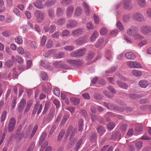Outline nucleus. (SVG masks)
<instances>
[{
    "instance_id": "393cba45",
    "label": "nucleus",
    "mask_w": 151,
    "mask_h": 151,
    "mask_svg": "<svg viewBox=\"0 0 151 151\" xmlns=\"http://www.w3.org/2000/svg\"><path fill=\"white\" fill-rule=\"evenodd\" d=\"M64 13V10L63 9L60 7L57 8L56 14L57 16L60 17L63 15Z\"/></svg>"
},
{
    "instance_id": "09e8293b",
    "label": "nucleus",
    "mask_w": 151,
    "mask_h": 151,
    "mask_svg": "<svg viewBox=\"0 0 151 151\" xmlns=\"http://www.w3.org/2000/svg\"><path fill=\"white\" fill-rule=\"evenodd\" d=\"M72 0H62L60 3L63 5L65 6L68 5L70 4Z\"/></svg>"
},
{
    "instance_id": "7c9ffc66",
    "label": "nucleus",
    "mask_w": 151,
    "mask_h": 151,
    "mask_svg": "<svg viewBox=\"0 0 151 151\" xmlns=\"http://www.w3.org/2000/svg\"><path fill=\"white\" fill-rule=\"evenodd\" d=\"M48 15L51 18H53L55 15L54 10L52 8H50L48 10Z\"/></svg>"
},
{
    "instance_id": "052dcab7",
    "label": "nucleus",
    "mask_w": 151,
    "mask_h": 151,
    "mask_svg": "<svg viewBox=\"0 0 151 151\" xmlns=\"http://www.w3.org/2000/svg\"><path fill=\"white\" fill-rule=\"evenodd\" d=\"M147 43V40H144L140 42L138 44V46L141 47L146 44Z\"/></svg>"
},
{
    "instance_id": "9d476101",
    "label": "nucleus",
    "mask_w": 151,
    "mask_h": 151,
    "mask_svg": "<svg viewBox=\"0 0 151 151\" xmlns=\"http://www.w3.org/2000/svg\"><path fill=\"white\" fill-rule=\"evenodd\" d=\"M78 24V22L75 20L70 19L67 22L66 27L68 28L75 27Z\"/></svg>"
},
{
    "instance_id": "72a5a7b5",
    "label": "nucleus",
    "mask_w": 151,
    "mask_h": 151,
    "mask_svg": "<svg viewBox=\"0 0 151 151\" xmlns=\"http://www.w3.org/2000/svg\"><path fill=\"white\" fill-rule=\"evenodd\" d=\"M65 22V19L63 18H61L58 20L56 24L59 26H61L64 24Z\"/></svg>"
},
{
    "instance_id": "8fccbe9b",
    "label": "nucleus",
    "mask_w": 151,
    "mask_h": 151,
    "mask_svg": "<svg viewBox=\"0 0 151 151\" xmlns=\"http://www.w3.org/2000/svg\"><path fill=\"white\" fill-rule=\"evenodd\" d=\"M83 5L84 7V10L86 12V14L87 15L89 14V8L87 4L86 3L84 2L83 4Z\"/></svg>"
},
{
    "instance_id": "a19ab883",
    "label": "nucleus",
    "mask_w": 151,
    "mask_h": 151,
    "mask_svg": "<svg viewBox=\"0 0 151 151\" xmlns=\"http://www.w3.org/2000/svg\"><path fill=\"white\" fill-rule=\"evenodd\" d=\"M143 142L141 141H137L135 143V145L137 149H140L142 147Z\"/></svg>"
},
{
    "instance_id": "cd10ccee",
    "label": "nucleus",
    "mask_w": 151,
    "mask_h": 151,
    "mask_svg": "<svg viewBox=\"0 0 151 151\" xmlns=\"http://www.w3.org/2000/svg\"><path fill=\"white\" fill-rule=\"evenodd\" d=\"M53 117V114H49L47 116H45L44 117L43 121L45 122L48 123L51 121Z\"/></svg>"
},
{
    "instance_id": "20e7f679",
    "label": "nucleus",
    "mask_w": 151,
    "mask_h": 151,
    "mask_svg": "<svg viewBox=\"0 0 151 151\" xmlns=\"http://www.w3.org/2000/svg\"><path fill=\"white\" fill-rule=\"evenodd\" d=\"M138 30L137 27L134 25L131 26L127 30V34L129 36L134 37L136 34V31Z\"/></svg>"
},
{
    "instance_id": "7ed1b4c3",
    "label": "nucleus",
    "mask_w": 151,
    "mask_h": 151,
    "mask_svg": "<svg viewBox=\"0 0 151 151\" xmlns=\"http://www.w3.org/2000/svg\"><path fill=\"white\" fill-rule=\"evenodd\" d=\"M140 31L144 35H149L151 34V27L149 25L142 26L140 28Z\"/></svg>"
},
{
    "instance_id": "de8ad7c7",
    "label": "nucleus",
    "mask_w": 151,
    "mask_h": 151,
    "mask_svg": "<svg viewBox=\"0 0 151 151\" xmlns=\"http://www.w3.org/2000/svg\"><path fill=\"white\" fill-rule=\"evenodd\" d=\"M106 57L108 60H110L112 57L111 52L110 50H108L106 52Z\"/></svg>"
},
{
    "instance_id": "f257e3e1",
    "label": "nucleus",
    "mask_w": 151,
    "mask_h": 151,
    "mask_svg": "<svg viewBox=\"0 0 151 151\" xmlns=\"http://www.w3.org/2000/svg\"><path fill=\"white\" fill-rule=\"evenodd\" d=\"M86 48H81L70 53V56L76 58H80L84 55L86 53Z\"/></svg>"
},
{
    "instance_id": "423d86ee",
    "label": "nucleus",
    "mask_w": 151,
    "mask_h": 151,
    "mask_svg": "<svg viewBox=\"0 0 151 151\" xmlns=\"http://www.w3.org/2000/svg\"><path fill=\"white\" fill-rule=\"evenodd\" d=\"M35 15L37 18V21L39 22H42L45 18L44 14L40 10L36 11Z\"/></svg>"
},
{
    "instance_id": "e2e57ef3",
    "label": "nucleus",
    "mask_w": 151,
    "mask_h": 151,
    "mask_svg": "<svg viewBox=\"0 0 151 151\" xmlns=\"http://www.w3.org/2000/svg\"><path fill=\"white\" fill-rule=\"evenodd\" d=\"M142 67V65L139 63L134 61L133 68H141Z\"/></svg>"
},
{
    "instance_id": "bb28decb",
    "label": "nucleus",
    "mask_w": 151,
    "mask_h": 151,
    "mask_svg": "<svg viewBox=\"0 0 151 151\" xmlns=\"http://www.w3.org/2000/svg\"><path fill=\"white\" fill-rule=\"evenodd\" d=\"M32 127L31 126H29L27 129L25 133L23 135V137L24 138H26L29 136L30 131L31 130Z\"/></svg>"
},
{
    "instance_id": "ea45409f",
    "label": "nucleus",
    "mask_w": 151,
    "mask_h": 151,
    "mask_svg": "<svg viewBox=\"0 0 151 151\" xmlns=\"http://www.w3.org/2000/svg\"><path fill=\"white\" fill-rule=\"evenodd\" d=\"M65 132V130L64 129L60 131L58 138V141H60L61 140L64 135Z\"/></svg>"
},
{
    "instance_id": "13d9d810",
    "label": "nucleus",
    "mask_w": 151,
    "mask_h": 151,
    "mask_svg": "<svg viewBox=\"0 0 151 151\" xmlns=\"http://www.w3.org/2000/svg\"><path fill=\"white\" fill-rule=\"evenodd\" d=\"M49 105V103L48 102H47L45 104L44 109L42 113V114L44 115L46 113L48 107Z\"/></svg>"
},
{
    "instance_id": "f3484780",
    "label": "nucleus",
    "mask_w": 151,
    "mask_h": 151,
    "mask_svg": "<svg viewBox=\"0 0 151 151\" xmlns=\"http://www.w3.org/2000/svg\"><path fill=\"white\" fill-rule=\"evenodd\" d=\"M45 0H37V2L34 3V4L35 7L39 9L43 8L42 3L44 2Z\"/></svg>"
},
{
    "instance_id": "3c124183",
    "label": "nucleus",
    "mask_w": 151,
    "mask_h": 151,
    "mask_svg": "<svg viewBox=\"0 0 151 151\" xmlns=\"http://www.w3.org/2000/svg\"><path fill=\"white\" fill-rule=\"evenodd\" d=\"M38 127L37 125H35V127L33 129V130L32 131V133L31 134V135L30 137V139L32 138L33 137L34 135V134L37 131V130L38 129Z\"/></svg>"
},
{
    "instance_id": "69168bd1",
    "label": "nucleus",
    "mask_w": 151,
    "mask_h": 151,
    "mask_svg": "<svg viewBox=\"0 0 151 151\" xmlns=\"http://www.w3.org/2000/svg\"><path fill=\"white\" fill-rule=\"evenodd\" d=\"M131 18V15L130 14L125 15L123 17V19L124 22H127Z\"/></svg>"
},
{
    "instance_id": "0e129e2a",
    "label": "nucleus",
    "mask_w": 151,
    "mask_h": 151,
    "mask_svg": "<svg viewBox=\"0 0 151 151\" xmlns=\"http://www.w3.org/2000/svg\"><path fill=\"white\" fill-rule=\"evenodd\" d=\"M117 27L120 30H122L124 29L123 26L119 21L117 23Z\"/></svg>"
},
{
    "instance_id": "c756f323",
    "label": "nucleus",
    "mask_w": 151,
    "mask_h": 151,
    "mask_svg": "<svg viewBox=\"0 0 151 151\" xmlns=\"http://www.w3.org/2000/svg\"><path fill=\"white\" fill-rule=\"evenodd\" d=\"M104 40L103 38H100L96 42L95 44V47H98L102 46Z\"/></svg>"
},
{
    "instance_id": "6e6d98bb",
    "label": "nucleus",
    "mask_w": 151,
    "mask_h": 151,
    "mask_svg": "<svg viewBox=\"0 0 151 151\" xmlns=\"http://www.w3.org/2000/svg\"><path fill=\"white\" fill-rule=\"evenodd\" d=\"M53 45V42L52 40H49L47 41L46 47L47 48H51V47Z\"/></svg>"
},
{
    "instance_id": "6e6552de",
    "label": "nucleus",
    "mask_w": 151,
    "mask_h": 151,
    "mask_svg": "<svg viewBox=\"0 0 151 151\" xmlns=\"http://www.w3.org/2000/svg\"><path fill=\"white\" fill-rule=\"evenodd\" d=\"M66 61L72 66H80L82 65L83 63L80 60H76L71 59L67 60Z\"/></svg>"
},
{
    "instance_id": "0eeeda50",
    "label": "nucleus",
    "mask_w": 151,
    "mask_h": 151,
    "mask_svg": "<svg viewBox=\"0 0 151 151\" xmlns=\"http://www.w3.org/2000/svg\"><path fill=\"white\" fill-rule=\"evenodd\" d=\"M76 132V129H73L72 126H70L68 127L66 130V133L65 135V137L66 138L69 136L70 134H71L70 138L73 137Z\"/></svg>"
},
{
    "instance_id": "f03ea898",
    "label": "nucleus",
    "mask_w": 151,
    "mask_h": 151,
    "mask_svg": "<svg viewBox=\"0 0 151 151\" xmlns=\"http://www.w3.org/2000/svg\"><path fill=\"white\" fill-rule=\"evenodd\" d=\"M132 18L135 21L139 22H143L145 20V18L144 15L139 12H135L132 15Z\"/></svg>"
},
{
    "instance_id": "1a4fd4ad",
    "label": "nucleus",
    "mask_w": 151,
    "mask_h": 151,
    "mask_svg": "<svg viewBox=\"0 0 151 151\" xmlns=\"http://www.w3.org/2000/svg\"><path fill=\"white\" fill-rule=\"evenodd\" d=\"M124 8L128 10H131L133 7L132 3L129 0H125L124 1Z\"/></svg>"
},
{
    "instance_id": "4c0bfd02",
    "label": "nucleus",
    "mask_w": 151,
    "mask_h": 151,
    "mask_svg": "<svg viewBox=\"0 0 151 151\" xmlns=\"http://www.w3.org/2000/svg\"><path fill=\"white\" fill-rule=\"evenodd\" d=\"M98 33L96 31H94L91 37V42L94 41L95 40L96 38L98 37Z\"/></svg>"
},
{
    "instance_id": "5fc2aeb1",
    "label": "nucleus",
    "mask_w": 151,
    "mask_h": 151,
    "mask_svg": "<svg viewBox=\"0 0 151 151\" xmlns=\"http://www.w3.org/2000/svg\"><path fill=\"white\" fill-rule=\"evenodd\" d=\"M83 142V139H80L78 142L77 143V144L76 145V146L75 147V149L76 150V151H77L78 149L80 147L81 144L82 142Z\"/></svg>"
},
{
    "instance_id": "a211bd4d",
    "label": "nucleus",
    "mask_w": 151,
    "mask_h": 151,
    "mask_svg": "<svg viewBox=\"0 0 151 151\" xmlns=\"http://www.w3.org/2000/svg\"><path fill=\"white\" fill-rule=\"evenodd\" d=\"M126 58L129 59H134L136 58L135 55L132 52H128L125 54Z\"/></svg>"
},
{
    "instance_id": "4be33fe9",
    "label": "nucleus",
    "mask_w": 151,
    "mask_h": 151,
    "mask_svg": "<svg viewBox=\"0 0 151 151\" xmlns=\"http://www.w3.org/2000/svg\"><path fill=\"white\" fill-rule=\"evenodd\" d=\"M116 83L120 87L124 89H127L128 86L126 83H124L122 82L119 81H117Z\"/></svg>"
},
{
    "instance_id": "a878e982",
    "label": "nucleus",
    "mask_w": 151,
    "mask_h": 151,
    "mask_svg": "<svg viewBox=\"0 0 151 151\" xmlns=\"http://www.w3.org/2000/svg\"><path fill=\"white\" fill-rule=\"evenodd\" d=\"M137 4L141 7H144L146 6L145 0H137Z\"/></svg>"
},
{
    "instance_id": "f8f14e48",
    "label": "nucleus",
    "mask_w": 151,
    "mask_h": 151,
    "mask_svg": "<svg viewBox=\"0 0 151 151\" xmlns=\"http://www.w3.org/2000/svg\"><path fill=\"white\" fill-rule=\"evenodd\" d=\"M15 122L16 121L14 117L12 118L9 122L8 125V132H11L13 130L14 128Z\"/></svg>"
},
{
    "instance_id": "2eb2a0df",
    "label": "nucleus",
    "mask_w": 151,
    "mask_h": 151,
    "mask_svg": "<svg viewBox=\"0 0 151 151\" xmlns=\"http://www.w3.org/2000/svg\"><path fill=\"white\" fill-rule=\"evenodd\" d=\"M83 29L82 28H78L72 31L71 35L74 36H77L81 35L83 32Z\"/></svg>"
},
{
    "instance_id": "79ce46f5",
    "label": "nucleus",
    "mask_w": 151,
    "mask_h": 151,
    "mask_svg": "<svg viewBox=\"0 0 151 151\" xmlns=\"http://www.w3.org/2000/svg\"><path fill=\"white\" fill-rule=\"evenodd\" d=\"M70 34L69 31L67 29L63 30L61 33V36L62 37L68 36Z\"/></svg>"
},
{
    "instance_id": "6ab92c4d",
    "label": "nucleus",
    "mask_w": 151,
    "mask_h": 151,
    "mask_svg": "<svg viewBox=\"0 0 151 151\" xmlns=\"http://www.w3.org/2000/svg\"><path fill=\"white\" fill-rule=\"evenodd\" d=\"M139 85L141 87L145 88L148 86V83L147 81L142 80L140 81L139 83Z\"/></svg>"
},
{
    "instance_id": "9b49d317",
    "label": "nucleus",
    "mask_w": 151,
    "mask_h": 151,
    "mask_svg": "<svg viewBox=\"0 0 151 151\" xmlns=\"http://www.w3.org/2000/svg\"><path fill=\"white\" fill-rule=\"evenodd\" d=\"M53 65L58 68H64L65 69H68V67L66 65L63 63L61 61L56 62L54 63Z\"/></svg>"
},
{
    "instance_id": "774afa93",
    "label": "nucleus",
    "mask_w": 151,
    "mask_h": 151,
    "mask_svg": "<svg viewBox=\"0 0 151 151\" xmlns=\"http://www.w3.org/2000/svg\"><path fill=\"white\" fill-rule=\"evenodd\" d=\"M129 95L130 98L133 99H136L139 98V96L136 94H130Z\"/></svg>"
},
{
    "instance_id": "58836bf2",
    "label": "nucleus",
    "mask_w": 151,
    "mask_h": 151,
    "mask_svg": "<svg viewBox=\"0 0 151 151\" xmlns=\"http://www.w3.org/2000/svg\"><path fill=\"white\" fill-rule=\"evenodd\" d=\"M65 54L64 52H60L55 54L54 56L56 58H63L64 57Z\"/></svg>"
},
{
    "instance_id": "4468645a",
    "label": "nucleus",
    "mask_w": 151,
    "mask_h": 151,
    "mask_svg": "<svg viewBox=\"0 0 151 151\" xmlns=\"http://www.w3.org/2000/svg\"><path fill=\"white\" fill-rule=\"evenodd\" d=\"M26 100L24 98L22 99L18 106V110L20 112H21L23 109L26 104Z\"/></svg>"
},
{
    "instance_id": "c85d7f7f",
    "label": "nucleus",
    "mask_w": 151,
    "mask_h": 151,
    "mask_svg": "<svg viewBox=\"0 0 151 151\" xmlns=\"http://www.w3.org/2000/svg\"><path fill=\"white\" fill-rule=\"evenodd\" d=\"M47 136L46 133L45 132H42V135L40 138V141L39 142V145H41L44 140L45 139Z\"/></svg>"
},
{
    "instance_id": "f704fd0d",
    "label": "nucleus",
    "mask_w": 151,
    "mask_h": 151,
    "mask_svg": "<svg viewBox=\"0 0 151 151\" xmlns=\"http://www.w3.org/2000/svg\"><path fill=\"white\" fill-rule=\"evenodd\" d=\"M15 42L18 44H21L22 43L23 40L22 37L20 36H17L15 38Z\"/></svg>"
},
{
    "instance_id": "39448f33",
    "label": "nucleus",
    "mask_w": 151,
    "mask_h": 151,
    "mask_svg": "<svg viewBox=\"0 0 151 151\" xmlns=\"http://www.w3.org/2000/svg\"><path fill=\"white\" fill-rule=\"evenodd\" d=\"M88 40V36L87 35L80 37L76 40L74 42L76 45H80L85 44L87 42Z\"/></svg>"
},
{
    "instance_id": "473e14b6",
    "label": "nucleus",
    "mask_w": 151,
    "mask_h": 151,
    "mask_svg": "<svg viewBox=\"0 0 151 151\" xmlns=\"http://www.w3.org/2000/svg\"><path fill=\"white\" fill-rule=\"evenodd\" d=\"M40 76L42 80L43 81H46L48 79V76L47 73L44 72L42 71L40 73Z\"/></svg>"
},
{
    "instance_id": "bf43d9fd",
    "label": "nucleus",
    "mask_w": 151,
    "mask_h": 151,
    "mask_svg": "<svg viewBox=\"0 0 151 151\" xmlns=\"http://www.w3.org/2000/svg\"><path fill=\"white\" fill-rule=\"evenodd\" d=\"M108 129L110 130L113 129L115 127L114 124L113 122H110L107 125Z\"/></svg>"
},
{
    "instance_id": "c9c22d12",
    "label": "nucleus",
    "mask_w": 151,
    "mask_h": 151,
    "mask_svg": "<svg viewBox=\"0 0 151 151\" xmlns=\"http://www.w3.org/2000/svg\"><path fill=\"white\" fill-rule=\"evenodd\" d=\"M97 130L98 133L100 135H102L105 132V130L104 128L101 126H98L97 128Z\"/></svg>"
},
{
    "instance_id": "338daca9",
    "label": "nucleus",
    "mask_w": 151,
    "mask_h": 151,
    "mask_svg": "<svg viewBox=\"0 0 151 151\" xmlns=\"http://www.w3.org/2000/svg\"><path fill=\"white\" fill-rule=\"evenodd\" d=\"M55 25H52L49 28V32L50 33H53L55 30Z\"/></svg>"
},
{
    "instance_id": "dca6fc26",
    "label": "nucleus",
    "mask_w": 151,
    "mask_h": 151,
    "mask_svg": "<svg viewBox=\"0 0 151 151\" xmlns=\"http://www.w3.org/2000/svg\"><path fill=\"white\" fill-rule=\"evenodd\" d=\"M74 7L73 6H70L66 9V16L68 18L70 17L74 11Z\"/></svg>"
},
{
    "instance_id": "aec40b11",
    "label": "nucleus",
    "mask_w": 151,
    "mask_h": 151,
    "mask_svg": "<svg viewBox=\"0 0 151 151\" xmlns=\"http://www.w3.org/2000/svg\"><path fill=\"white\" fill-rule=\"evenodd\" d=\"M82 9L79 6L77 7L75 9L74 15L75 17H78L80 16L82 13Z\"/></svg>"
},
{
    "instance_id": "37998d69",
    "label": "nucleus",
    "mask_w": 151,
    "mask_h": 151,
    "mask_svg": "<svg viewBox=\"0 0 151 151\" xmlns=\"http://www.w3.org/2000/svg\"><path fill=\"white\" fill-rule=\"evenodd\" d=\"M94 98L98 100H100L101 99L103 98V96L99 93H95L93 94Z\"/></svg>"
},
{
    "instance_id": "2f4dec72",
    "label": "nucleus",
    "mask_w": 151,
    "mask_h": 151,
    "mask_svg": "<svg viewBox=\"0 0 151 151\" xmlns=\"http://www.w3.org/2000/svg\"><path fill=\"white\" fill-rule=\"evenodd\" d=\"M41 65L44 68L48 69L50 67L49 64L47 61L41 60Z\"/></svg>"
},
{
    "instance_id": "b1692460",
    "label": "nucleus",
    "mask_w": 151,
    "mask_h": 151,
    "mask_svg": "<svg viewBox=\"0 0 151 151\" xmlns=\"http://www.w3.org/2000/svg\"><path fill=\"white\" fill-rule=\"evenodd\" d=\"M56 2V0H55L47 1L45 4L44 6L47 7H49L54 5Z\"/></svg>"
},
{
    "instance_id": "e433bc0d",
    "label": "nucleus",
    "mask_w": 151,
    "mask_h": 151,
    "mask_svg": "<svg viewBox=\"0 0 151 151\" xmlns=\"http://www.w3.org/2000/svg\"><path fill=\"white\" fill-rule=\"evenodd\" d=\"M13 63H14L13 60H9L5 62V64L7 67L10 68L13 65Z\"/></svg>"
},
{
    "instance_id": "4d7b16f0",
    "label": "nucleus",
    "mask_w": 151,
    "mask_h": 151,
    "mask_svg": "<svg viewBox=\"0 0 151 151\" xmlns=\"http://www.w3.org/2000/svg\"><path fill=\"white\" fill-rule=\"evenodd\" d=\"M56 129V126L54 125H53L52 126L51 129L48 135V137H50L52 134L54 132V131Z\"/></svg>"
},
{
    "instance_id": "603ef678",
    "label": "nucleus",
    "mask_w": 151,
    "mask_h": 151,
    "mask_svg": "<svg viewBox=\"0 0 151 151\" xmlns=\"http://www.w3.org/2000/svg\"><path fill=\"white\" fill-rule=\"evenodd\" d=\"M46 38L47 37L46 36L44 35L43 36L40 42V45L42 46H44L45 45L46 40Z\"/></svg>"
},
{
    "instance_id": "680f3d73",
    "label": "nucleus",
    "mask_w": 151,
    "mask_h": 151,
    "mask_svg": "<svg viewBox=\"0 0 151 151\" xmlns=\"http://www.w3.org/2000/svg\"><path fill=\"white\" fill-rule=\"evenodd\" d=\"M134 37L136 39L140 40L143 39L144 38V37L142 35L137 33Z\"/></svg>"
},
{
    "instance_id": "5701e85b",
    "label": "nucleus",
    "mask_w": 151,
    "mask_h": 151,
    "mask_svg": "<svg viewBox=\"0 0 151 151\" xmlns=\"http://www.w3.org/2000/svg\"><path fill=\"white\" fill-rule=\"evenodd\" d=\"M70 100L72 103L74 105L79 104L80 101V100L79 98L75 97H72Z\"/></svg>"
},
{
    "instance_id": "412c9836",
    "label": "nucleus",
    "mask_w": 151,
    "mask_h": 151,
    "mask_svg": "<svg viewBox=\"0 0 151 151\" xmlns=\"http://www.w3.org/2000/svg\"><path fill=\"white\" fill-rule=\"evenodd\" d=\"M132 73L135 76L138 77H140L142 74L141 71L135 69L132 70Z\"/></svg>"
},
{
    "instance_id": "49530a36",
    "label": "nucleus",
    "mask_w": 151,
    "mask_h": 151,
    "mask_svg": "<svg viewBox=\"0 0 151 151\" xmlns=\"http://www.w3.org/2000/svg\"><path fill=\"white\" fill-rule=\"evenodd\" d=\"M36 104L37 109H38L37 114H39L41 112L42 109V104H40V103L38 102H37Z\"/></svg>"
},
{
    "instance_id": "864d4df0",
    "label": "nucleus",
    "mask_w": 151,
    "mask_h": 151,
    "mask_svg": "<svg viewBox=\"0 0 151 151\" xmlns=\"http://www.w3.org/2000/svg\"><path fill=\"white\" fill-rule=\"evenodd\" d=\"M54 94L57 96H59L60 95V91L59 89L57 88H55L53 90Z\"/></svg>"
},
{
    "instance_id": "ddd939ff",
    "label": "nucleus",
    "mask_w": 151,
    "mask_h": 151,
    "mask_svg": "<svg viewBox=\"0 0 151 151\" xmlns=\"http://www.w3.org/2000/svg\"><path fill=\"white\" fill-rule=\"evenodd\" d=\"M103 105L108 109L111 110L113 109L115 111H118V110H119V107L114 105L111 104H108L105 102L104 103Z\"/></svg>"
},
{
    "instance_id": "c03bdc74",
    "label": "nucleus",
    "mask_w": 151,
    "mask_h": 151,
    "mask_svg": "<svg viewBox=\"0 0 151 151\" xmlns=\"http://www.w3.org/2000/svg\"><path fill=\"white\" fill-rule=\"evenodd\" d=\"M68 116L67 115H65L63 116L60 124V125L61 126H64L65 123V122L66 120L68 119Z\"/></svg>"
},
{
    "instance_id": "a18cd8bd",
    "label": "nucleus",
    "mask_w": 151,
    "mask_h": 151,
    "mask_svg": "<svg viewBox=\"0 0 151 151\" xmlns=\"http://www.w3.org/2000/svg\"><path fill=\"white\" fill-rule=\"evenodd\" d=\"M6 114L7 111H4L2 113L0 117L1 121V122H2L5 120Z\"/></svg>"
}]
</instances>
